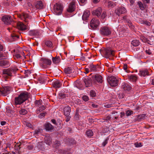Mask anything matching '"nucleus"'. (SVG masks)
Returning <instances> with one entry per match:
<instances>
[{
  "instance_id": "f257e3e1",
  "label": "nucleus",
  "mask_w": 154,
  "mask_h": 154,
  "mask_svg": "<svg viewBox=\"0 0 154 154\" xmlns=\"http://www.w3.org/2000/svg\"><path fill=\"white\" fill-rule=\"evenodd\" d=\"M28 98V93L26 92H22L18 97L15 99V103L16 105L21 104Z\"/></svg>"
},
{
  "instance_id": "f03ea898",
  "label": "nucleus",
  "mask_w": 154,
  "mask_h": 154,
  "mask_svg": "<svg viewBox=\"0 0 154 154\" xmlns=\"http://www.w3.org/2000/svg\"><path fill=\"white\" fill-rule=\"evenodd\" d=\"M63 7L61 4L57 3L54 6V12L57 15H60L62 12Z\"/></svg>"
},
{
  "instance_id": "7ed1b4c3",
  "label": "nucleus",
  "mask_w": 154,
  "mask_h": 154,
  "mask_svg": "<svg viewBox=\"0 0 154 154\" xmlns=\"http://www.w3.org/2000/svg\"><path fill=\"white\" fill-rule=\"evenodd\" d=\"M111 33V29L107 27L102 26L100 29V33L103 36H108L110 35Z\"/></svg>"
},
{
  "instance_id": "20e7f679",
  "label": "nucleus",
  "mask_w": 154,
  "mask_h": 154,
  "mask_svg": "<svg viewBox=\"0 0 154 154\" xmlns=\"http://www.w3.org/2000/svg\"><path fill=\"white\" fill-rule=\"evenodd\" d=\"M107 80L110 85L112 86L115 87L118 85V80L113 76H109L107 78Z\"/></svg>"
},
{
  "instance_id": "39448f33",
  "label": "nucleus",
  "mask_w": 154,
  "mask_h": 154,
  "mask_svg": "<svg viewBox=\"0 0 154 154\" xmlns=\"http://www.w3.org/2000/svg\"><path fill=\"white\" fill-rule=\"evenodd\" d=\"M51 63V60L48 58H42L40 61V65L43 68H46L47 65H50Z\"/></svg>"
},
{
  "instance_id": "423d86ee",
  "label": "nucleus",
  "mask_w": 154,
  "mask_h": 154,
  "mask_svg": "<svg viewBox=\"0 0 154 154\" xmlns=\"http://www.w3.org/2000/svg\"><path fill=\"white\" fill-rule=\"evenodd\" d=\"M17 69L15 68H9L6 69H4L3 71V73L4 76L7 75L11 76L13 72H15Z\"/></svg>"
},
{
  "instance_id": "0eeeda50",
  "label": "nucleus",
  "mask_w": 154,
  "mask_h": 154,
  "mask_svg": "<svg viewBox=\"0 0 154 154\" xmlns=\"http://www.w3.org/2000/svg\"><path fill=\"white\" fill-rule=\"evenodd\" d=\"M100 23V22L97 19L93 18L91 20L90 26V27L93 29H95L98 26Z\"/></svg>"
},
{
  "instance_id": "6e6552de",
  "label": "nucleus",
  "mask_w": 154,
  "mask_h": 154,
  "mask_svg": "<svg viewBox=\"0 0 154 154\" xmlns=\"http://www.w3.org/2000/svg\"><path fill=\"white\" fill-rule=\"evenodd\" d=\"M11 88L9 86H6L0 89V94L3 96H6L9 93Z\"/></svg>"
},
{
  "instance_id": "1a4fd4ad",
  "label": "nucleus",
  "mask_w": 154,
  "mask_h": 154,
  "mask_svg": "<svg viewBox=\"0 0 154 154\" xmlns=\"http://www.w3.org/2000/svg\"><path fill=\"white\" fill-rule=\"evenodd\" d=\"M2 20L5 24L9 25L12 23L13 20L9 16H4L2 17Z\"/></svg>"
},
{
  "instance_id": "9d476101",
  "label": "nucleus",
  "mask_w": 154,
  "mask_h": 154,
  "mask_svg": "<svg viewBox=\"0 0 154 154\" xmlns=\"http://www.w3.org/2000/svg\"><path fill=\"white\" fill-rule=\"evenodd\" d=\"M18 17L21 20L24 21L26 22L28 21L27 20L28 19H30L31 18V17L28 14L25 13H23L21 14H18Z\"/></svg>"
},
{
  "instance_id": "9b49d317",
  "label": "nucleus",
  "mask_w": 154,
  "mask_h": 154,
  "mask_svg": "<svg viewBox=\"0 0 154 154\" xmlns=\"http://www.w3.org/2000/svg\"><path fill=\"white\" fill-rule=\"evenodd\" d=\"M75 0H73L70 3L67 11L69 12L73 11L75 8Z\"/></svg>"
},
{
  "instance_id": "f8f14e48",
  "label": "nucleus",
  "mask_w": 154,
  "mask_h": 154,
  "mask_svg": "<svg viewBox=\"0 0 154 154\" xmlns=\"http://www.w3.org/2000/svg\"><path fill=\"white\" fill-rule=\"evenodd\" d=\"M114 52L110 48H107L106 50L105 57L108 58L114 56Z\"/></svg>"
},
{
  "instance_id": "ddd939ff",
  "label": "nucleus",
  "mask_w": 154,
  "mask_h": 154,
  "mask_svg": "<svg viewBox=\"0 0 154 154\" xmlns=\"http://www.w3.org/2000/svg\"><path fill=\"white\" fill-rule=\"evenodd\" d=\"M74 71V70L72 68L68 67L65 69L64 72L69 77H73V73Z\"/></svg>"
},
{
  "instance_id": "4468645a",
  "label": "nucleus",
  "mask_w": 154,
  "mask_h": 154,
  "mask_svg": "<svg viewBox=\"0 0 154 154\" xmlns=\"http://www.w3.org/2000/svg\"><path fill=\"white\" fill-rule=\"evenodd\" d=\"M92 78L94 82L97 81L100 83H102L103 81L102 77L98 74L92 75Z\"/></svg>"
},
{
  "instance_id": "2eb2a0df",
  "label": "nucleus",
  "mask_w": 154,
  "mask_h": 154,
  "mask_svg": "<svg viewBox=\"0 0 154 154\" xmlns=\"http://www.w3.org/2000/svg\"><path fill=\"white\" fill-rule=\"evenodd\" d=\"M126 12V9L123 7H119L116 9L115 11V13L118 16H119L121 14L125 13Z\"/></svg>"
},
{
  "instance_id": "dca6fc26",
  "label": "nucleus",
  "mask_w": 154,
  "mask_h": 154,
  "mask_svg": "<svg viewBox=\"0 0 154 154\" xmlns=\"http://www.w3.org/2000/svg\"><path fill=\"white\" fill-rule=\"evenodd\" d=\"M17 28L21 30H24L28 28V27L26 26L22 23L18 22L17 23Z\"/></svg>"
},
{
  "instance_id": "f3484780",
  "label": "nucleus",
  "mask_w": 154,
  "mask_h": 154,
  "mask_svg": "<svg viewBox=\"0 0 154 154\" xmlns=\"http://www.w3.org/2000/svg\"><path fill=\"white\" fill-rule=\"evenodd\" d=\"M121 88L125 91H129L131 89V87L128 83L125 82H123L121 86Z\"/></svg>"
},
{
  "instance_id": "a211bd4d",
  "label": "nucleus",
  "mask_w": 154,
  "mask_h": 154,
  "mask_svg": "<svg viewBox=\"0 0 154 154\" xmlns=\"http://www.w3.org/2000/svg\"><path fill=\"white\" fill-rule=\"evenodd\" d=\"M83 80L86 87L91 85L92 82L90 78L88 77L84 78L83 79Z\"/></svg>"
},
{
  "instance_id": "6ab92c4d",
  "label": "nucleus",
  "mask_w": 154,
  "mask_h": 154,
  "mask_svg": "<svg viewBox=\"0 0 154 154\" xmlns=\"http://www.w3.org/2000/svg\"><path fill=\"white\" fill-rule=\"evenodd\" d=\"M101 12L102 9L101 8L99 7L93 11L92 14L93 15H96L98 17L101 15Z\"/></svg>"
},
{
  "instance_id": "aec40b11",
  "label": "nucleus",
  "mask_w": 154,
  "mask_h": 154,
  "mask_svg": "<svg viewBox=\"0 0 154 154\" xmlns=\"http://www.w3.org/2000/svg\"><path fill=\"white\" fill-rule=\"evenodd\" d=\"M149 73L147 69H142L139 71L138 75L141 76L145 77L149 75Z\"/></svg>"
},
{
  "instance_id": "412c9836",
  "label": "nucleus",
  "mask_w": 154,
  "mask_h": 154,
  "mask_svg": "<svg viewBox=\"0 0 154 154\" xmlns=\"http://www.w3.org/2000/svg\"><path fill=\"white\" fill-rule=\"evenodd\" d=\"M90 14V12L88 10H86L83 13L82 19L84 20H87Z\"/></svg>"
},
{
  "instance_id": "4be33fe9",
  "label": "nucleus",
  "mask_w": 154,
  "mask_h": 154,
  "mask_svg": "<svg viewBox=\"0 0 154 154\" xmlns=\"http://www.w3.org/2000/svg\"><path fill=\"white\" fill-rule=\"evenodd\" d=\"M71 109L69 106H66L63 109V111L64 115L66 116H68L70 115Z\"/></svg>"
},
{
  "instance_id": "5701e85b",
  "label": "nucleus",
  "mask_w": 154,
  "mask_h": 154,
  "mask_svg": "<svg viewBox=\"0 0 154 154\" xmlns=\"http://www.w3.org/2000/svg\"><path fill=\"white\" fill-rule=\"evenodd\" d=\"M88 67L91 72H96L99 69V66L98 65L96 66L93 64H91L89 65Z\"/></svg>"
},
{
  "instance_id": "b1692460",
  "label": "nucleus",
  "mask_w": 154,
  "mask_h": 154,
  "mask_svg": "<svg viewBox=\"0 0 154 154\" xmlns=\"http://www.w3.org/2000/svg\"><path fill=\"white\" fill-rule=\"evenodd\" d=\"M9 65V62L6 60H0V66L2 67H6Z\"/></svg>"
},
{
  "instance_id": "393cba45",
  "label": "nucleus",
  "mask_w": 154,
  "mask_h": 154,
  "mask_svg": "<svg viewBox=\"0 0 154 154\" xmlns=\"http://www.w3.org/2000/svg\"><path fill=\"white\" fill-rule=\"evenodd\" d=\"M45 143L47 145H50L52 143V140L50 136H46L44 138Z\"/></svg>"
},
{
  "instance_id": "a878e982",
  "label": "nucleus",
  "mask_w": 154,
  "mask_h": 154,
  "mask_svg": "<svg viewBox=\"0 0 154 154\" xmlns=\"http://www.w3.org/2000/svg\"><path fill=\"white\" fill-rule=\"evenodd\" d=\"M62 85L61 83L58 81H56L52 83V85L55 88H60Z\"/></svg>"
},
{
  "instance_id": "bb28decb",
  "label": "nucleus",
  "mask_w": 154,
  "mask_h": 154,
  "mask_svg": "<svg viewBox=\"0 0 154 154\" xmlns=\"http://www.w3.org/2000/svg\"><path fill=\"white\" fill-rule=\"evenodd\" d=\"M60 60V57H52V61L53 63L54 64H57L59 63Z\"/></svg>"
},
{
  "instance_id": "cd10ccee",
  "label": "nucleus",
  "mask_w": 154,
  "mask_h": 154,
  "mask_svg": "<svg viewBox=\"0 0 154 154\" xmlns=\"http://www.w3.org/2000/svg\"><path fill=\"white\" fill-rule=\"evenodd\" d=\"M45 129L47 131H50L53 129V126L50 123H47L45 125Z\"/></svg>"
},
{
  "instance_id": "c85d7f7f",
  "label": "nucleus",
  "mask_w": 154,
  "mask_h": 154,
  "mask_svg": "<svg viewBox=\"0 0 154 154\" xmlns=\"http://www.w3.org/2000/svg\"><path fill=\"white\" fill-rule=\"evenodd\" d=\"M35 6L37 8L41 9L43 8V5L42 1H39L37 2Z\"/></svg>"
},
{
  "instance_id": "c756f323",
  "label": "nucleus",
  "mask_w": 154,
  "mask_h": 154,
  "mask_svg": "<svg viewBox=\"0 0 154 154\" xmlns=\"http://www.w3.org/2000/svg\"><path fill=\"white\" fill-rule=\"evenodd\" d=\"M45 144L43 142H39L38 145V147H39V149L43 150L46 148V147L45 146Z\"/></svg>"
},
{
  "instance_id": "7c9ffc66",
  "label": "nucleus",
  "mask_w": 154,
  "mask_h": 154,
  "mask_svg": "<svg viewBox=\"0 0 154 154\" xmlns=\"http://www.w3.org/2000/svg\"><path fill=\"white\" fill-rule=\"evenodd\" d=\"M127 16H125L123 17V19L124 20H125L126 22L128 23L129 26L132 28L133 27L132 23L130 20H127Z\"/></svg>"
},
{
  "instance_id": "2f4dec72",
  "label": "nucleus",
  "mask_w": 154,
  "mask_h": 154,
  "mask_svg": "<svg viewBox=\"0 0 154 154\" xmlns=\"http://www.w3.org/2000/svg\"><path fill=\"white\" fill-rule=\"evenodd\" d=\"M42 132V130L40 129L36 130L34 132V135L35 137H37L38 135L41 134Z\"/></svg>"
},
{
  "instance_id": "473e14b6",
  "label": "nucleus",
  "mask_w": 154,
  "mask_h": 154,
  "mask_svg": "<svg viewBox=\"0 0 154 154\" xmlns=\"http://www.w3.org/2000/svg\"><path fill=\"white\" fill-rule=\"evenodd\" d=\"M137 77L136 75H132L129 77V79L131 81L135 82L137 79Z\"/></svg>"
},
{
  "instance_id": "72a5a7b5",
  "label": "nucleus",
  "mask_w": 154,
  "mask_h": 154,
  "mask_svg": "<svg viewBox=\"0 0 154 154\" xmlns=\"http://www.w3.org/2000/svg\"><path fill=\"white\" fill-rule=\"evenodd\" d=\"M131 43L132 45L134 46H137L139 45V41L137 40H134L132 41Z\"/></svg>"
},
{
  "instance_id": "f704fd0d",
  "label": "nucleus",
  "mask_w": 154,
  "mask_h": 154,
  "mask_svg": "<svg viewBox=\"0 0 154 154\" xmlns=\"http://www.w3.org/2000/svg\"><path fill=\"white\" fill-rule=\"evenodd\" d=\"M86 134L88 137H91L93 135V132L92 130H88L86 131Z\"/></svg>"
},
{
  "instance_id": "c9c22d12",
  "label": "nucleus",
  "mask_w": 154,
  "mask_h": 154,
  "mask_svg": "<svg viewBox=\"0 0 154 154\" xmlns=\"http://www.w3.org/2000/svg\"><path fill=\"white\" fill-rule=\"evenodd\" d=\"M35 106L37 107H39L42 105V100H36L35 102Z\"/></svg>"
},
{
  "instance_id": "e433bc0d",
  "label": "nucleus",
  "mask_w": 154,
  "mask_h": 154,
  "mask_svg": "<svg viewBox=\"0 0 154 154\" xmlns=\"http://www.w3.org/2000/svg\"><path fill=\"white\" fill-rule=\"evenodd\" d=\"M11 36L14 40H16L19 38V35L15 33H13L11 35Z\"/></svg>"
},
{
  "instance_id": "4c0bfd02",
  "label": "nucleus",
  "mask_w": 154,
  "mask_h": 154,
  "mask_svg": "<svg viewBox=\"0 0 154 154\" xmlns=\"http://www.w3.org/2000/svg\"><path fill=\"white\" fill-rule=\"evenodd\" d=\"M45 44L47 46L51 47H52V42L50 41H46L45 42Z\"/></svg>"
},
{
  "instance_id": "58836bf2",
  "label": "nucleus",
  "mask_w": 154,
  "mask_h": 154,
  "mask_svg": "<svg viewBox=\"0 0 154 154\" xmlns=\"http://www.w3.org/2000/svg\"><path fill=\"white\" fill-rule=\"evenodd\" d=\"M116 5L115 3L112 1H109L108 3V6L109 7H113Z\"/></svg>"
},
{
  "instance_id": "ea45409f",
  "label": "nucleus",
  "mask_w": 154,
  "mask_h": 154,
  "mask_svg": "<svg viewBox=\"0 0 154 154\" xmlns=\"http://www.w3.org/2000/svg\"><path fill=\"white\" fill-rule=\"evenodd\" d=\"M21 115H25L27 113V111L24 109H21L19 111Z\"/></svg>"
},
{
  "instance_id": "a19ab883",
  "label": "nucleus",
  "mask_w": 154,
  "mask_h": 154,
  "mask_svg": "<svg viewBox=\"0 0 154 154\" xmlns=\"http://www.w3.org/2000/svg\"><path fill=\"white\" fill-rule=\"evenodd\" d=\"M137 3L140 9L141 10H143L144 9V7L143 6V4L141 2H139Z\"/></svg>"
},
{
  "instance_id": "79ce46f5",
  "label": "nucleus",
  "mask_w": 154,
  "mask_h": 154,
  "mask_svg": "<svg viewBox=\"0 0 154 154\" xmlns=\"http://www.w3.org/2000/svg\"><path fill=\"white\" fill-rule=\"evenodd\" d=\"M21 144H19V143H17L16 144L15 146V149L16 152H17V151H18V152H19L18 150L20 149V146Z\"/></svg>"
},
{
  "instance_id": "37998d69",
  "label": "nucleus",
  "mask_w": 154,
  "mask_h": 154,
  "mask_svg": "<svg viewBox=\"0 0 154 154\" xmlns=\"http://www.w3.org/2000/svg\"><path fill=\"white\" fill-rule=\"evenodd\" d=\"M25 125L28 128H32L33 126L32 124L27 122H25L24 123Z\"/></svg>"
},
{
  "instance_id": "c03bdc74",
  "label": "nucleus",
  "mask_w": 154,
  "mask_h": 154,
  "mask_svg": "<svg viewBox=\"0 0 154 154\" xmlns=\"http://www.w3.org/2000/svg\"><path fill=\"white\" fill-rule=\"evenodd\" d=\"M39 107V108L37 109V112H38V111L39 112H41L45 109V106L44 105H42Z\"/></svg>"
},
{
  "instance_id": "a18cd8bd",
  "label": "nucleus",
  "mask_w": 154,
  "mask_h": 154,
  "mask_svg": "<svg viewBox=\"0 0 154 154\" xmlns=\"http://www.w3.org/2000/svg\"><path fill=\"white\" fill-rule=\"evenodd\" d=\"M54 147L56 148V149L58 148V147L60 145V143L59 141L56 140L55 142Z\"/></svg>"
},
{
  "instance_id": "49530a36",
  "label": "nucleus",
  "mask_w": 154,
  "mask_h": 154,
  "mask_svg": "<svg viewBox=\"0 0 154 154\" xmlns=\"http://www.w3.org/2000/svg\"><path fill=\"white\" fill-rule=\"evenodd\" d=\"M109 140V138H107L102 143V146L103 147L105 146H106V145L107 143Z\"/></svg>"
},
{
  "instance_id": "de8ad7c7",
  "label": "nucleus",
  "mask_w": 154,
  "mask_h": 154,
  "mask_svg": "<svg viewBox=\"0 0 154 154\" xmlns=\"http://www.w3.org/2000/svg\"><path fill=\"white\" fill-rule=\"evenodd\" d=\"M144 116V114L138 115L137 117V119H136V120L139 121L140 120L142 119V118Z\"/></svg>"
},
{
  "instance_id": "09e8293b",
  "label": "nucleus",
  "mask_w": 154,
  "mask_h": 154,
  "mask_svg": "<svg viewBox=\"0 0 154 154\" xmlns=\"http://www.w3.org/2000/svg\"><path fill=\"white\" fill-rule=\"evenodd\" d=\"M90 95L92 97H94L96 96V93L94 91H91L90 92Z\"/></svg>"
},
{
  "instance_id": "8fccbe9b",
  "label": "nucleus",
  "mask_w": 154,
  "mask_h": 154,
  "mask_svg": "<svg viewBox=\"0 0 154 154\" xmlns=\"http://www.w3.org/2000/svg\"><path fill=\"white\" fill-rule=\"evenodd\" d=\"M140 38L142 41L143 42H145L147 41L146 38L143 36H140Z\"/></svg>"
},
{
  "instance_id": "3c124183",
  "label": "nucleus",
  "mask_w": 154,
  "mask_h": 154,
  "mask_svg": "<svg viewBox=\"0 0 154 154\" xmlns=\"http://www.w3.org/2000/svg\"><path fill=\"white\" fill-rule=\"evenodd\" d=\"M132 113V112L130 110H127L125 113V114L127 116H129Z\"/></svg>"
},
{
  "instance_id": "603ef678",
  "label": "nucleus",
  "mask_w": 154,
  "mask_h": 154,
  "mask_svg": "<svg viewBox=\"0 0 154 154\" xmlns=\"http://www.w3.org/2000/svg\"><path fill=\"white\" fill-rule=\"evenodd\" d=\"M59 153L63 154H66L67 152L65 150L60 149L59 150Z\"/></svg>"
},
{
  "instance_id": "864d4df0",
  "label": "nucleus",
  "mask_w": 154,
  "mask_h": 154,
  "mask_svg": "<svg viewBox=\"0 0 154 154\" xmlns=\"http://www.w3.org/2000/svg\"><path fill=\"white\" fill-rule=\"evenodd\" d=\"M82 99L84 101H87L88 100L89 97L85 95L83 96Z\"/></svg>"
},
{
  "instance_id": "5fc2aeb1",
  "label": "nucleus",
  "mask_w": 154,
  "mask_h": 154,
  "mask_svg": "<svg viewBox=\"0 0 154 154\" xmlns=\"http://www.w3.org/2000/svg\"><path fill=\"white\" fill-rule=\"evenodd\" d=\"M123 69L125 71L128 72V70H127V65L126 64H124L123 66Z\"/></svg>"
},
{
  "instance_id": "6e6d98bb",
  "label": "nucleus",
  "mask_w": 154,
  "mask_h": 154,
  "mask_svg": "<svg viewBox=\"0 0 154 154\" xmlns=\"http://www.w3.org/2000/svg\"><path fill=\"white\" fill-rule=\"evenodd\" d=\"M143 23L148 26H150L151 25L149 22L146 21H143Z\"/></svg>"
},
{
  "instance_id": "4d7b16f0",
  "label": "nucleus",
  "mask_w": 154,
  "mask_h": 154,
  "mask_svg": "<svg viewBox=\"0 0 154 154\" xmlns=\"http://www.w3.org/2000/svg\"><path fill=\"white\" fill-rule=\"evenodd\" d=\"M106 12L103 11L101 15V17L102 19H104L106 17Z\"/></svg>"
},
{
  "instance_id": "13d9d810",
  "label": "nucleus",
  "mask_w": 154,
  "mask_h": 154,
  "mask_svg": "<svg viewBox=\"0 0 154 154\" xmlns=\"http://www.w3.org/2000/svg\"><path fill=\"white\" fill-rule=\"evenodd\" d=\"M135 146L137 147H141L142 146V145L141 144V143H135Z\"/></svg>"
},
{
  "instance_id": "bf43d9fd",
  "label": "nucleus",
  "mask_w": 154,
  "mask_h": 154,
  "mask_svg": "<svg viewBox=\"0 0 154 154\" xmlns=\"http://www.w3.org/2000/svg\"><path fill=\"white\" fill-rule=\"evenodd\" d=\"M142 1L144 5L146 4L149 3L150 2L149 0H142Z\"/></svg>"
},
{
  "instance_id": "052dcab7",
  "label": "nucleus",
  "mask_w": 154,
  "mask_h": 154,
  "mask_svg": "<svg viewBox=\"0 0 154 154\" xmlns=\"http://www.w3.org/2000/svg\"><path fill=\"white\" fill-rule=\"evenodd\" d=\"M45 113H41L38 116V117L40 118H42L45 116Z\"/></svg>"
},
{
  "instance_id": "680f3d73",
  "label": "nucleus",
  "mask_w": 154,
  "mask_h": 154,
  "mask_svg": "<svg viewBox=\"0 0 154 154\" xmlns=\"http://www.w3.org/2000/svg\"><path fill=\"white\" fill-rule=\"evenodd\" d=\"M113 70V68L111 67H109L108 69V71L109 72H112Z\"/></svg>"
},
{
  "instance_id": "e2e57ef3",
  "label": "nucleus",
  "mask_w": 154,
  "mask_h": 154,
  "mask_svg": "<svg viewBox=\"0 0 154 154\" xmlns=\"http://www.w3.org/2000/svg\"><path fill=\"white\" fill-rule=\"evenodd\" d=\"M15 57L17 59H20L21 58V56L19 54H17L15 55Z\"/></svg>"
},
{
  "instance_id": "0e129e2a",
  "label": "nucleus",
  "mask_w": 154,
  "mask_h": 154,
  "mask_svg": "<svg viewBox=\"0 0 154 154\" xmlns=\"http://www.w3.org/2000/svg\"><path fill=\"white\" fill-rule=\"evenodd\" d=\"M85 72H84L86 74H87V73H88L89 72L90 70L89 68H85Z\"/></svg>"
},
{
  "instance_id": "69168bd1",
  "label": "nucleus",
  "mask_w": 154,
  "mask_h": 154,
  "mask_svg": "<svg viewBox=\"0 0 154 154\" xmlns=\"http://www.w3.org/2000/svg\"><path fill=\"white\" fill-rule=\"evenodd\" d=\"M146 52L147 54H150L151 53V51L149 50H146Z\"/></svg>"
},
{
  "instance_id": "338daca9",
  "label": "nucleus",
  "mask_w": 154,
  "mask_h": 154,
  "mask_svg": "<svg viewBox=\"0 0 154 154\" xmlns=\"http://www.w3.org/2000/svg\"><path fill=\"white\" fill-rule=\"evenodd\" d=\"M6 123V122L5 121H2L1 122V124L2 125H5Z\"/></svg>"
},
{
  "instance_id": "774afa93",
  "label": "nucleus",
  "mask_w": 154,
  "mask_h": 154,
  "mask_svg": "<svg viewBox=\"0 0 154 154\" xmlns=\"http://www.w3.org/2000/svg\"><path fill=\"white\" fill-rule=\"evenodd\" d=\"M51 121L55 125H56V121L55 119H52Z\"/></svg>"
}]
</instances>
